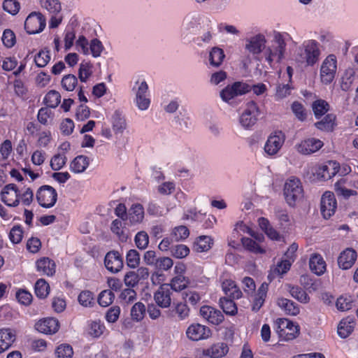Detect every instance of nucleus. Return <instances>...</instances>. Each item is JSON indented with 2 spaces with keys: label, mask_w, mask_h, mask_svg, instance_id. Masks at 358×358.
Masks as SVG:
<instances>
[{
  "label": "nucleus",
  "mask_w": 358,
  "mask_h": 358,
  "mask_svg": "<svg viewBox=\"0 0 358 358\" xmlns=\"http://www.w3.org/2000/svg\"><path fill=\"white\" fill-rule=\"evenodd\" d=\"M189 248L183 244L176 245L171 248V255L177 259L185 258L189 255Z\"/></svg>",
  "instance_id": "680f3d73"
},
{
  "label": "nucleus",
  "mask_w": 358,
  "mask_h": 358,
  "mask_svg": "<svg viewBox=\"0 0 358 358\" xmlns=\"http://www.w3.org/2000/svg\"><path fill=\"white\" fill-rule=\"evenodd\" d=\"M225 55L222 49L218 47L213 48L209 52V62L210 66L213 67H219L224 59Z\"/></svg>",
  "instance_id": "4c0bfd02"
},
{
  "label": "nucleus",
  "mask_w": 358,
  "mask_h": 358,
  "mask_svg": "<svg viewBox=\"0 0 358 358\" xmlns=\"http://www.w3.org/2000/svg\"><path fill=\"white\" fill-rule=\"evenodd\" d=\"M220 304L223 311L230 315H234L237 313V307L234 301L227 298H221Z\"/></svg>",
  "instance_id": "3c124183"
},
{
  "label": "nucleus",
  "mask_w": 358,
  "mask_h": 358,
  "mask_svg": "<svg viewBox=\"0 0 358 358\" xmlns=\"http://www.w3.org/2000/svg\"><path fill=\"white\" fill-rule=\"evenodd\" d=\"M202 32L194 38V43L200 47L208 44L213 39L214 29L210 20H206V24L202 26Z\"/></svg>",
  "instance_id": "b1692460"
},
{
  "label": "nucleus",
  "mask_w": 358,
  "mask_h": 358,
  "mask_svg": "<svg viewBox=\"0 0 358 358\" xmlns=\"http://www.w3.org/2000/svg\"><path fill=\"white\" fill-rule=\"evenodd\" d=\"M187 279H186V278L182 274H179L173 278L169 285L170 289H172L176 292H179L185 289L187 287Z\"/></svg>",
  "instance_id": "49530a36"
},
{
  "label": "nucleus",
  "mask_w": 358,
  "mask_h": 358,
  "mask_svg": "<svg viewBox=\"0 0 358 358\" xmlns=\"http://www.w3.org/2000/svg\"><path fill=\"white\" fill-rule=\"evenodd\" d=\"M145 216L144 208L140 203H134L129 209L127 219L131 225L140 224Z\"/></svg>",
  "instance_id": "bb28decb"
},
{
  "label": "nucleus",
  "mask_w": 358,
  "mask_h": 358,
  "mask_svg": "<svg viewBox=\"0 0 358 358\" xmlns=\"http://www.w3.org/2000/svg\"><path fill=\"white\" fill-rule=\"evenodd\" d=\"M59 322L53 317L44 318L35 324V329L43 334H55L59 329Z\"/></svg>",
  "instance_id": "412c9836"
},
{
  "label": "nucleus",
  "mask_w": 358,
  "mask_h": 358,
  "mask_svg": "<svg viewBox=\"0 0 358 358\" xmlns=\"http://www.w3.org/2000/svg\"><path fill=\"white\" fill-rule=\"evenodd\" d=\"M355 322L350 318L342 320L338 326V334L340 337L345 338L353 331Z\"/></svg>",
  "instance_id": "f704fd0d"
},
{
  "label": "nucleus",
  "mask_w": 358,
  "mask_h": 358,
  "mask_svg": "<svg viewBox=\"0 0 358 358\" xmlns=\"http://www.w3.org/2000/svg\"><path fill=\"white\" fill-rule=\"evenodd\" d=\"M277 332L281 340L291 341L295 338L299 332V327L291 320L280 318L277 320Z\"/></svg>",
  "instance_id": "9d476101"
},
{
  "label": "nucleus",
  "mask_w": 358,
  "mask_h": 358,
  "mask_svg": "<svg viewBox=\"0 0 358 358\" xmlns=\"http://www.w3.org/2000/svg\"><path fill=\"white\" fill-rule=\"evenodd\" d=\"M61 85L66 91L72 92L78 85V78L73 74L65 75L61 80Z\"/></svg>",
  "instance_id": "09e8293b"
},
{
  "label": "nucleus",
  "mask_w": 358,
  "mask_h": 358,
  "mask_svg": "<svg viewBox=\"0 0 358 358\" xmlns=\"http://www.w3.org/2000/svg\"><path fill=\"white\" fill-rule=\"evenodd\" d=\"M309 267L315 275H322L326 271L327 264L322 255L314 253L310 257Z\"/></svg>",
  "instance_id": "a878e982"
},
{
  "label": "nucleus",
  "mask_w": 358,
  "mask_h": 358,
  "mask_svg": "<svg viewBox=\"0 0 358 358\" xmlns=\"http://www.w3.org/2000/svg\"><path fill=\"white\" fill-rule=\"evenodd\" d=\"M39 4L51 15L59 14L62 10V4L59 0H39Z\"/></svg>",
  "instance_id": "ea45409f"
},
{
  "label": "nucleus",
  "mask_w": 358,
  "mask_h": 358,
  "mask_svg": "<svg viewBox=\"0 0 358 358\" xmlns=\"http://www.w3.org/2000/svg\"><path fill=\"white\" fill-rule=\"evenodd\" d=\"M292 264V262H291L290 260H287L286 259H282L278 262L275 267L272 270L271 275H282L285 274L289 270ZM270 275L271 274L268 275V278Z\"/></svg>",
  "instance_id": "052dcab7"
},
{
  "label": "nucleus",
  "mask_w": 358,
  "mask_h": 358,
  "mask_svg": "<svg viewBox=\"0 0 358 358\" xmlns=\"http://www.w3.org/2000/svg\"><path fill=\"white\" fill-rule=\"evenodd\" d=\"M340 164L336 161H329L324 164L316 166L313 169L314 175L319 180L330 179L339 172Z\"/></svg>",
  "instance_id": "ddd939ff"
},
{
  "label": "nucleus",
  "mask_w": 358,
  "mask_h": 358,
  "mask_svg": "<svg viewBox=\"0 0 358 358\" xmlns=\"http://www.w3.org/2000/svg\"><path fill=\"white\" fill-rule=\"evenodd\" d=\"M241 243L243 248L252 253L255 255H262L266 253L265 248L260 245V244H259L256 241L250 238H242Z\"/></svg>",
  "instance_id": "72a5a7b5"
},
{
  "label": "nucleus",
  "mask_w": 358,
  "mask_h": 358,
  "mask_svg": "<svg viewBox=\"0 0 358 358\" xmlns=\"http://www.w3.org/2000/svg\"><path fill=\"white\" fill-rule=\"evenodd\" d=\"M268 285L266 282H264L259 287L257 293L255 297L252 310L255 311H257L260 309V308L264 304L265 298L266 296L267 291H268Z\"/></svg>",
  "instance_id": "e433bc0d"
},
{
  "label": "nucleus",
  "mask_w": 358,
  "mask_h": 358,
  "mask_svg": "<svg viewBox=\"0 0 358 358\" xmlns=\"http://www.w3.org/2000/svg\"><path fill=\"white\" fill-rule=\"evenodd\" d=\"M284 195L289 206H294L303 199V189L299 178L291 177L287 180L284 185Z\"/></svg>",
  "instance_id": "20e7f679"
},
{
  "label": "nucleus",
  "mask_w": 358,
  "mask_h": 358,
  "mask_svg": "<svg viewBox=\"0 0 358 358\" xmlns=\"http://www.w3.org/2000/svg\"><path fill=\"white\" fill-rule=\"evenodd\" d=\"M346 179L342 178L337 181L334 185V190L339 196H342L345 199L349 198L350 196L356 195L355 190L349 189L345 187Z\"/></svg>",
  "instance_id": "37998d69"
},
{
  "label": "nucleus",
  "mask_w": 358,
  "mask_h": 358,
  "mask_svg": "<svg viewBox=\"0 0 358 358\" xmlns=\"http://www.w3.org/2000/svg\"><path fill=\"white\" fill-rule=\"evenodd\" d=\"M187 338L193 341L207 339L210 336V330L208 327L198 324H192L186 330Z\"/></svg>",
  "instance_id": "f3484780"
},
{
  "label": "nucleus",
  "mask_w": 358,
  "mask_h": 358,
  "mask_svg": "<svg viewBox=\"0 0 358 358\" xmlns=\"http://www.w3.org/2000/svg\"><path fill=\"white\" fill-rule=\"evenodd\" d=\"M135 93L134 102L140 110H146L149 108L151 103L148 85L145 80L137 81L133 87Z\"/></svg>",
  "instance_id": "0eeeda50"
},
{
  "label": "nucleus",
  "mask_w": 358,
  "mask_h": 358,
  "mask_svg": "<svg viewBox=\"0 0 358 358\" xmlns=\"http://www.w3.org/2000/svg\"><path fill=\"white\" fill-rule=\"evenodd\" d=\"M78 300L84 307H92L95 304L94 294L88 290L82 291L78 295Z\"/></svg>",
  "instance_id": "de8ad7c7"
},
{
  "label": "nucleus",
  "mask_w": 358,
  "mask_h": 358,
  "mask_svg": "<svg viewBox=\"0 0 358 358\" xmlns=\"http://www.w3.org/2000/svg\"><path fill=\"white\" fill-rule=\"evenodd\" d=\"M134 243L139 250H145L149 244V236L145 231H138L134 236Z\"/></svg>",
  "instance_id": "5fc2aeb1"
},
{
  "label": "nucleus",
  "mask_w": 358,
  "mask_h": 358,
  "mask_svg": "<svg viewBox=\"0 0 358 358\" xmlns=\"http://www.w3.org/2000/svg\"><path fill=\"white\" fill-rule=\"evenodd\" d=\"M213 239L208 236H201L196 238L194 244V249L197 252H206L210 249Z\"/></svg>",
  "instance_id": "58836bf2"
},
{
  "label": "nucleus",
  "mask_w": 358,
  "mask_h": 358,
  "mask_svg": "<svg viewBox=\"0 0 358 358\" xmlns=\"http://www.w3.org/2000/svg\"><path fill=\"white\" fill-rule=\"evenodd\" d=\"M312 109L317 119H320L329 110V103L323 99H317L313 102Z\"/></svg>",
  "instance_id": "a19ab883"
},
{
  "label": "nucleus",
  "mask_w": 358,
  "mask_h": 358,
  "mask_svg": "<svg viewBox=\"0 0 358 358\" xmlns=\"http://www.w3.org/2000/svg\"><path fill=\"white\" fill-rule=\"evenodd\" d=\"M338 69L337 57L334 54L328 55L322 62L320 69L321 82L324 85L330 84L335 78Z\"/></svg>",
  "instance_id": "39448f33"
},
{
  "label": "nucleus",
  "mask_w": 358,
  "mask_h": 358,
  "mask_svg": "<svg viewBox=\"0 0 358 358\" xmlns=\"http://www.w3.org/2000/svg\"><path fill=\"white\" fill-rule=\"evenodd\" d=\"M228 350L229 348L227 344L219 343L206 350L203 354L210 358H221L227 355Z\"/></svg>",
  "instance_id": "2f4dec72"
},
{
  "label": "nucleus",
  "mask_w": 358,
  "mask_h": 358,
  "mask_svg": "<svg viewBox=\"0 0 358 358\" xmlns=\"http://www.w3.org/2000/svg\"><path fill=\"white\" fill-rule=\"evenodd\" d=\"M323 143L319 139L310 138L302 141L296 145V150L302 155H310L319 150Z\"/></svg>",
  "instance_id": "6ab92c4d"
},
{
  "label": "nucleus",
  "mask_w": 358,
  "mask_h": 358,
  "mask_svg": "<svg viewBox=\"0 0 358 358\" xmlns=\"http://www.w3.org/2000/svg\"><path fill=\"white\" fill-rule=\"evenodd\" d=\"M104 329L105 327L100 321H92L89 323V334L93 337H99Z\"/></svg>",
  "instance_id": "774afa93"
},
{
  "label": "nucleus",
  "mask_w": 358,
  "mask_h": 358,
  "mask_svg": "<svg viewBox=\"0 0 358 358\" xmlns=\"http://www.w3.org/2000/svg\"><path fill=\"white\" fill-rule=\"evenodd\" d=\"M36 198L38 204L45 208H52L57 202V192L50 185L41 186L36 193Z\"/></svg>",
  "instance_id": "1a4fd4ad"
},
{
  "label": "nucleus",
  "mask_w": 358,
  "mask_h": 358,
  "mask_svg": "<svg viewBox=\"0 0 358 358\" xmlns=\"http://www.w3.org/2000/svg\"><path fill=\"white\" fill-rule=\"evenodd\" d=\"M109 122L115 137V145L125 148L130 142V137L124 114L120 110H115L109 118Z\"/></svg>",
  "instance_id": "7ed1b4c3"
},
{
  "label": "nucleus",
  "mask_w": 358,
  "mask_h": 358,
  "mask_svg": "<svg viewBox=\"0 0 358 358\" xmlns=\"http://www.w3.org/2000/svg\"><path fill=\"white\" fill-rule=\"evenodd\" d=\"M289 38L287 33L275 31L268 43L266 36L258 33L245 38L244 48L255 58L262 55L270 67L275 68L285 57Z\"/></svg>",
  "instance_id": "f257e3e1"
},
{
  "label": "nucleus",
  "mask_w": 358,
  "mask_h": 358,
  "mask_svg": "<svg viewBox=\"0 0 358 358\" xmlns=\"http://www.w3.org/2000/svg\"><path fill=\"white\" fill-rule=\"evenodd\" d=\"M104 264L108 271L116 273L123 268V259L117 251H110L106 255Z\"/></svg>",
  "instance_id": "a211bd4d"
},
{
  "label": "nucleus",
  "mask_w": 358,
  "mask_h": 358,
  "mask_svg": "<svg viewBox=\"0 0 358 358\" xmlns=\"http://www.w3.org/2000/svg\"><path fill=\"white\" fill-rule=\"evenodd\" d=\"M20 193L15 184H8L2 189L1 200L8 206L15 207L20 203Z\"/></svg>",
  "instance_id": "4468645a"
},
{
  "label": "nucleus",
  "mask_w": 358,
  "mask_h": 358,
  "mask_svg": "<svg viewBox=\"0 0 358 358\" xmlns=\"http://www.w3.org/2000/svg\"><path fill=\"white\" fill-rule=\"evenodd\" d=\"M322 55L320 43L315 39L303 41L293 55V60L299 66H314Z\"/></svg>",
  "instance_id": "f03ea898"
},
{
  "label": "nucleus",
  "mask_w": 358,
  "mask_h": 358,
  "mask_svg": "<svg viewBox=\"0 0 358 358\" xmlns=\"http://www.w3.org/2000/svg\"><path fill=\"white\" fill-rule=\"evenodd\" d=\"M46 19L39 12L31 13L25 20L24 29L29 34L41 33L45 27Z\"/></svg>",
  "instance_id": "9b49d317"
},
{
  "label": "nucleus",
  "mask_w": 358,
  "mask_h": 358,
  "mask_svg": "<svg viewBox=\"0 0 358 358\" xmlns=\"http://www.w3.org/2000/svg\"><path fill=\"white\" fill-rule=\"evenodd\" d=\"M250 90V87L244 83L236 82L231 85H227L220 92L222 100L227 103H234V100L238 96H241Z\"/></svg>",
  "instance_id": "6e6552de"
},
{
  "label": "nucleus",
  "mask_w": 358,
  "mask_h": 358,
  "mask_svg": "<svg viewBox=\"0 0 358 358\" xmlns=\"http://www.w3.org/2000/svg\"><path fill=\"white\" fill-rule=\"evenodd\" d=\"M222 289L224 294L232 299H240L242 292L231 279H222Z\"/></svg>",
  "instance_id": "cd10ccee"
},
{
  "label": "nucleus",
  "mask_w": 358,
  "mask_h": 358,
  "mask_svg": "<svg viewBox=\"0 0 358 358\" xmlns=\"http://www.w3.org/2000/svg\"><path fill=\"white\" fill-rule=\"evenodd\" d=\"M36 269L42 275H52L55 272V264L48 257L38 259L36 263Z\"/></svg>",
  "instance_id": "c756f323"
},
{
  "label": "nucleus",
  "mask_w": 358,
  "mask_h": 358,
  "mask_svg": "<svg viewBox=\"0 0 358 358\" xmlns=\"http://www.w3.org/2000/svg\"><path fill=\"white\" fill-rule=\"evenodd\" d=\"M357 258V252L352 248H346L341 252L338 258L339 268L347 270L350 268L355 263Z\"/></svg>",
  "instance_id": "4be33fe9"
},
{
  "label": "nucleus",
  "mask_w": 358,
  "mask_h": 358,
  "mask_svg": "<svg viewBox=\"0 0 358 358\" xmlns=\"http://www.w3.org/2000/svg\"><path fill=\"white\" fill-rule=\"evenodd\" d=\"M122 221L123 220L118 219L114 220L111 223L110 229L120 241H126L127 236L124 231Z\"/></svg>",
  "instance_id": "864d4df0"
},
{
  "label": "nucleus",
  "mask_w": 358,
  "mask_h": 358,
  "mask_svg": "<svg viewBox=\"0 0 358 358\" xmlns=\"http://www.w3.org/2000/svg\"><path fill=\"white\" fill-rule=\"evenodd\" d=\"M127 265L131 268H136L140 264V255L135 249L129 250L126 255Z\"/></svg>",
  "instance_id": "8fccbe9b"
},
{
  "label": "nucleus",
  "mask_w": 358,
  "mask_h": 358,
  "mask_svg": "<svg viewBox=\"0 0 358 358\" xmlns=\"http://www.w3.org/2000/svg\"><path fill=\"white\" fill-rule=\"evenodd\" d=\"M115 295L111 290L106 289L99 294L97 301L99 304L103 307H107L110 305L114 300Z\"/></svg>",
  "instance_id": "6e6d98bb"
},
{
  "label": "nucleus",
  "mask_w": 358,
  "mask_h": 358,
  "mask_svg": "<svg viewBox=\"0 0 358 358\" xmlns=\"http://www.w3.org/2000/svg\"><path fill=\"white\" fill-rule=\"evenodd\" d=\"M55 354L57 358H71L73 351L70 345L64 343L57 348Z\"/></svg>",
  "instance_id": "0e129e2a"
},
{
  "label": "nucleus",
  "mask_w": 358,
  "mask_h": 358,
  "mask_svg": "<svg viewBox=\"0 0 358 358\" xmlns=\"http://www.w3.org/2000/svg\"><path fill=\"white\" fill-rule=\"evenodd\" d=\"M15 338L14 330L9 328L0 329V354L8 350Z\"/></svg>",
  "instance_id": "393cba45"
},
{
  "label": "nucleus",
  "mask_w": 358,
  "mask_h": 358,
  "mask_svg": "<svg viewBox=\"0 0 358 358\" xmlns=\"http://www.w3.org/2000/svg\"><path fill=\"white\" fill-rule=\"evenodd\" d=\"M146 313V307L142 302L135 303L130 310V316L133 321L136 322H141Z\"/></svg>",
  "instance_id": "c9c22d12"
},
{
  "label": "nucleus",
  "mask_w": 358,
  "mask_h": 358,
  "mask_svg": "<svg viewBox=\"0 0 358 358\" xmlns=\"http://www.w3.org/2000/svg\"><path fill=\"white\" fill-rule=\"evenodd\" d=\"M336 116L334 114H327L320 121L315 123V126L322 131H331L335 123Z\"/></svg>",
  "instance_id": "79ce46f5"
},
{
  "label": "nucleus",
  "mask_w": 358,
  "mask_h": 358,
  "mask_svg": "<svg viewBox=\"0 0 358 358\" xmlns=\"http://www.w3.org/2000/svg\"><path fill=\"white\" fill-rule=\"evenodd\" d=\"M285 134L282 131L272 132L264 146L265 155L269 157H276L285 143Z\"/></svg>",
  "instance_id": "423d86ee"
},
{
  "label": "nucleus",
  "mask_w": 358,
  "mask_h": 358,
  "mask_svg": "<svg viewBox=\"0 0 358 358\" xmlns=\"http://www.w3.org/2000/svg\"><path fill=\"white\" fill-rule=\"evenodd\" d=\"M205 217V213L196 209H189L184 213L182 219L190 222H200Z\"/></svg>",
  "instance_id": "69168bd1"
},
{
  "label": "nucleus",
  "mask_w": 358,
  "mask_h": 358,
  "mask_svg": "<svg viewBox=\"0 0 358 358\" xmlns=\"http://www.w3.org/2000/svg\"><path fill=\"white\" fill-rule=\"evenodd\" d=\"M337 208V202L333 192H325L321 198L320 210L325 219L331 217Z\"/></svg>",
  "instance_id": "2eb2a0df"
},
{
  "label": "nucleus",
  "mask_w": 358,
  "mask_h": 358,
  "mask_svg": "<svg viewBox=\"0 0 358 358\" xmlns=\"http://www.w3.org/2000/svg\"><path fill=\"white\" fill-rule=\"evenodd\" d=\"M277 305L287 315H296L300 311L299 307L294 302L285 298L278 299Z\"/></svg>",
  "instance_id": "473e14b6"
},
{
  "label": "nucleus",
  "mask_w": 358,
  "mask_h": 358,
  "mask_svg": "<svg viewBox=\"0 0 358 358\" xmlns=\"http://www.w3.org/2000/svg\"><path fill=\"white\" fill-rule=\"evenodd\" d=\"M43 101L48 108H55L61 102V95L55 90H50L44 97Z\"/></svg>",
  "instance_id": "c03bdc74"
},
{
  "label": "nucleus",
  "mask_w": 358,
  "mask_h": 358,
  "mask_svg": "<svg viewBox=\"0 0 358 358\" xmlns=\"http://www.w3.org/2000/svg\"><path fill=\"white\" fill-rule=\"evenodd\" d=\"M259 115V108L254 101H249L240 115L239 122L245 129H250L254 126Z\"/></svg>",
  "instance_id": "f8f14e48"
},
{
  "label": "nucleus",
  "mask_w": 358,
  "mask_h": 358,
  "mask_svg": "<svg viewBox=\"0 0 358 358\" xmlns=\"http://www.w3.org/2000/svg\"><path fill=\"white\" fill-rule=\"evenodd\" d=\"M49 285L43 279H39L35 284V293L41 299L45 298L49 294Z\"/></svg>",
  "instance_id": "13d9d810"
},
{
  "label": "nucleus",
  "mask_w": 358,
  "mask_h": 358,
  "mask_svg": "<svg viewBox=\"0 0 358 358\" xmlns=\"http://www.w3.org/2000/svg\"><path fill=\"white\" fill-rule=\"evenodd\" d=\"M66 155L62 153H57L51 158L50 159V167L54 171H59L62 169L66 162Z\"/></svg>",
  "instance_id": "4d7b16f0"
},
{
  "label": "nucleus",
  "mask_w": 358,
  "mask_h": 358,
  "mask_svg": "<svg viewBox=\"0 0 358 358\" xmlns=\"http://www.w3.org/2000/svg\"><path fill=\"white\" fill-rule=\"evenodd\" d=\"M200 314L209 323L215 325L220 324L224 320V316L220 310L208 306H202Z\"/></svg>",
  "instance_id": "5701e85b"
},
{
  "label": "nucleus",
  "mask_w": 358,
  "mask_h": 358,
  "mask_svg": "<svg viewBox=\"0 0 358 358\" xmlns=\"http://www.w3.org/2000/svg\"><path fill=\"white\" fill-rule=\"evenodd\" d=\"M137 294L132 288L123 289L120 296V301L122 305H129L134 303L136 299Z\"/></svg>",
  "instance_id": "a18cd8bd"
},
{
  "label": "nucleus",
  "mask_w": 358,
  "mask_h": 358,
  "mask_svg": "<svg viewBox=\"0 0 358 358\" xmlns=\"http://www.w3.org/2000/svg\"><path fill=\"white\" fill-rule=\"evenodd\" d=\"M90 165V159L84 155L76 157L70 163L69 169L74 173H83Z\"/></svg>",
  "instance_id": "c85d7f7f"
},
{
  "label": "nucleus",
  "mask_w": 358,
  "mask_h": 358,
  "mask_svg": "<svg viewBox=\"0 0 358 358\" xmlns=\"http://www.w3.org/2000/svg\"><path fill=\"white\" fill-rule=\"evenodd\" d=\"M173 266V261L168 257H159L155 266L156 270L162 271H167Z\"/></svg>",
  "instance_id": "e2e57ef3"
},
{
  "label": "nucleus",
  "mask_w": 358,
  "mask_h": 358,
  "mask_svg": "<svg viewBox=\"0 0 358 358\" xmlns=\"http://www.w3.org/2000/svg\"><path fill=\"white\" fill-rule=\"evenodd\" d=\"M92 65L90 63H81L78 71L79 79L81 82L85 83L92 76Z\"/></svg>",
  "instance_id": "338daca9"
},
{
  "label": "nucleus",
  "mask_w": 358,
  "mask_h": 358,
  "mask_svg": "<svg viewBox=\"0 0 358 358\" xmlns=\"http://www.w3.org/2000/svg\"><path fill=\"white\" fill-rule=\"evenodd\" d=\"M356 78V71L352 67L346 69L341 78V88L347 92L351 89Z\"/></svg>",
  "instance_id": "7c9ffc66"
},
{
  "label": "nucleus",
  "mask_w": 358,
  "mask_h": 358,
  "mask_svg": "<svg viewBox=\"0 0 358 358\" xmlns=\"http://www.w3.org/2000/svg\"><path fill=\"white\" fill-rule=\"evenodd\" d=\"M189 235V229L185 226H179L175 227L171 234L172 239L175 241H179L187 238Z\"/></svg>",
  "instance_id": "bf43d9fd"
},
{
  "label": "nucleus",
  "mask_w": 358,
  "mask_h": 358,
  "mask_svg": "<svg viewBox=\"0 0 358 358\" xmlns=\"http://www.w3.org/2000/svg\"><path fill=\"white\" fill-rule=\"evenodd\" d=\"M171 291L169 285L164 284L155 293L154 299L156 303L161 308H166L171 303Z\"/></svg>",
  "instance_id": "aec40b11"
},
{
  "label": "nucleus",
  "mask_w": 358,
  "mask_h": 358,
  "mask_svg": "<svg viewBox=\"0 0 358 358\" xmlns=\"http://www.w3.org/2000/svg\"><path fill=\"white\" fill-rule=\"evenodd\" d=\"M289 292L292 297L301 303H306L310 300L308 294L301 287L294 286L289 287Z\"/></svg>",
  "instance_id": "603ef678"
},
{
  "label": "nucleus",
  "mask_w": 358,
  "mask_h": 358,
  "mask_svg": "<svg viewBox=\"0 0 358 358\" xmlns=\"http://www.w3.org/2000/svg\"><path fill=\"white\" fill-rule=\"evenodd\" d=\"M206 24L203 19L198 14L187 15L183 20L182 30L185 34H195L202 29Z\"/></svg>",
  "instance_id": "dca6fc26"
}]
</instances>
